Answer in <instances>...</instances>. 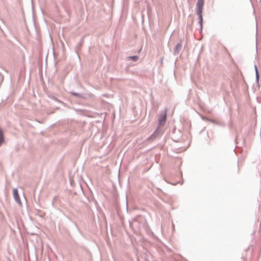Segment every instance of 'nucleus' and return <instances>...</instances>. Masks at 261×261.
<instances>
[{
  "label": "nucleus",
  "mask_w": 261,
  "mask_h": 261,
  "mask_svg": "<svg viewBox=\"0 0 261 261\" xmlns=\"http://www.w3.org/2000/svg\"><path fill=\"white\" fill-rule=\"evenodd\" d=\"M13 197L15 201L20 205H21V202L17 189H13Z\"/></svg>",
  "instance_id": "nucleus-3"
},
{
  "label": "nucleus",
  "mask_w": 261,
  "mask_h": 261,
  "mask_svg": "<svg viewBox=\"0 0 261 261\" xmlns=\"http://www.w3.org/2000/svg\"><path fill=\"white\" fill-rule=\"evenodd\" d=\"M182 48V44L181 42L177 43L174 49V55H176L179 54Z\"/></svg>",
  "instance_id": "nucleus-6"
},
{
  "label": "nucleus",
  "mask_w": 261,
  "mask_h": 261,
  "mask_svg": "<svg viewBox=\"0 0 261 261\" xmlns=\"http://www.w3.org/2000/svg\"><path fill=\"white\" fill-rule=\"evenodd\" d=\"M141 217L140 215H138L137 217L135 218L134 219H133V222L132 223L130 222V225H133L135 223H136L137 221H138V218Z\"/></svg>",
  "instance_id": "nucleus-10"
},
{
  "label": "nucleus",
  "mask_w": 261,
  "mask_h": 261,
  "mask_svg": "<svg viewBox=\"0 0 261 261\" xmlns=\"http://www.w3.org/2000/svg\"><path fill=\"white\" fill-rule=\"evenodd\" d=\"M202 10H203V9L196 8V13H197V15L198 17V20H199L198 23L200 25V31H202V22H203V18H202Z\"/></svg>",
  "instance_id": "nucleus-1"
},
{
  "label": "nucleus",
  "mask_w": 261,
  "mask_h": 261,
  "mask_svg": "<svg viewBox=\"0 0 261 261\" xmlns=\"http://www.w3.org/2000/svg\"><path fill=\"white\" fill-rule=\"evenodd\" d=\"M5 142L4 135L3 130L0 128V147Z\"/></svg>",
  "instance_id": "nucleus-9"
},
{
  "label": "nucleus",
  "mask_w": 261,
  "mask_h": 261,
  "mask_svg": "<svg viewBox=\"0 0 261 261\" xmlns=\"http://www.w3.org/2000/svg\"><path fill=\"white\" fill-rule=\"evenodd\" d=\"M259 77V73H258L257 69L256 68L255 78H256V81L257 82H258Z\"/></svg>",
  "instance_id": "nucleus-11"
},
{
  "label": "nucleus",
  "mask_w": 261,
  "mask_h": 261,
  "mask_svg": "<svg viewBox=\"0 0 261 261\" xmlns=\"http://www.w3.org/2000/svg\"><path fill=\"white\" fill-rule=\"evenodd\" d=\"M91 207V211L92 212H94V211L98 212L99 211L98 207V203L97 201L92 198L91 200L89 201Z\"/></svg>",
  "instance_id": "nucleus-2"
},
{
  "label": "nucleus",
  "mask_w": 261,
  "mask_h": 261,
  "mask_svg": "<svg viewBox=\"0 0 261 261\" xmlns=\"http://www.w3.org/2000/svg\"><path fill=\"white\" fill-rule=\"evenodd\" d=\"M260 2H261V0H260Z\"/></svg>",
  "instance_id": "nucleus-14"
},
{
  "label": "nucleus",
  "mask_w": 261,
  "mask_h": 261,
  "mask_svg": "<svg viewBox=\"0 0 261 261\" xmlns=\"http://www.w3.org/2000/svg\"><path fill=\"white\" fill-rule=\"evenodd\" d=\"M129 58L133 61H136L138 59V57L137 56H130Z\"/></svg>",
  "instance_id": "nucleus-12"
},
{
  "label": "nucleus",
  "mask_w": 261,
  "mask_h": 261,
  "mask_svg": "<svg viewBox=\"0 0 261 261\" xmlns=\"http://www.w3.org/2000/svg\"><path fill=\"white\" fill-rule=\"evenodd\" d=\"M254 67H255V68H254V69H255V70L256 71V68L257 69V67H256V65H255V66H254Z\"/></svg>",
  "instance_id": "nucleus-13"
},
{
  "label": "nucleus",
  "mask_w": 261,
  "mask_h": 261,
  "mask_svg": "<svg viewBox=\"0 0 261 261\" xmlns=\"http://www.w3.org/2000/svg\"><path fill=\"white\" fill-rule=\"evenodd\" d=\"M159 136V132L158 129H156L154 132L147 138V141L149 142L153 141L154 139L157 138Z\"/></svg>",
  "instance_id": "nucleus-4"
},
{
  "label": "nucleus",
  "mask_w": 261,
  "mask_h": 261,
  "mask_svg": "<svg viewBox=\"0 0 261 261\" xmlns=\"http://www.w3.org/2000/svg\"><path fill=\"white\" fill-rule=\"evenodd\" d=\"M71 94L77 97V98H83V99H85V98H86V95L84 94V93H77V92H71Z\"/></svg>",
  "instance_id": "nucleus-7"
},
{
  "label": "nucleus",
  "mask_w": 261,
  "mask_h": 261,
  "mask_svg": "<svg viewBox=\"0 0 261 261\" xmlns=\"http://www.w3.org/2000/svg\"><path fill=\"white\" fill-rule=\"evenodd\" d=\"M166 120V113H164V114H162L160 115L159 118V122H158V125L159 126H161V125H163L165 121Z\"/></svg>",
  "instance_id": "nucleus-5"
},
{
  "label": "nucleus",
  "mask_w": 261,
  "mask_h": 261,
  "mask_svg": "<svg viewBox=\"0 0 261 261\" xmlns=\"http://www.w3.org/2000/svg\"><path fill=\"white\" fill-rule=\"evenodd\" d=\"M204 0H198L196 4V8L203 9Z\"/></svg>",
  "instance_id": "nucleus-8"
}]
</instances>
